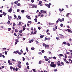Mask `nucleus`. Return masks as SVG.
Listing matches in <instances>:
<instances>
[{"label":"nucleus","instance_id":"nucleus-1","mask_svg":"<svg viewBox=\"0 0 72 72\" xmlns=\"http://www.w3.org/2000/svg\"><path fill=\"white\" fill-rule=\"evenodd\" d=\"M50 66L51 67H54V68H55L57 66L56 64H54V62H51Z\"/></svg>","mask_w":72,"mask_h":72},{"label":"nucleus","instance_id":"nucleus-2","mask_svg":"<svg viewBox=\"0 0 72 72\" xmlns=\"http://www.w3.org/2000/svg\"><path fill=\"white\" fill-rule=\"evenodd\" d=\"M40 12H41V13L45 14L46 13V11H44V10H40Z\"/></svg>","mask_w":72,"mask_h":72},{"label":"nucleus","instance_id":"nucleus-3","mask_svg":"<svg viewBox=\"0 0 72 72\" xmlns=\"http://www.w3.org/2000/svg\"><path fill=\"white\" fill-rule=\"evenodd\" d=\"M8 15V19L10 20H11V19H12V16H9V15Z\"/></svg>","mask_w":72,"mask_h":72},{"label":"nucleus","instance_id":"nucleus-4","mask_svg":"<svg viewBox=\"0 0 72 72\" xmlns=\"http://www.w3.org/2000/svg\"><path fill=\"white\" fill-rule=\"evenodd\" d=\"M65 31H66L68 32H70L71 31V30H70V29H67V30H65Z\"/></svg>","mask_w":72,"mask_h":72},{"label":"nucleus","instance_id":"nucleus-5","mask_svg":"<svg viewBox=\"0 0 72 72\" xmlns=\"http://www.w3.org/2000/svg\"><path fill=\"white\" fill-rule=\"evenodd\" d=\"M57 65L58 66H59L60 65V61H58L57 62Z\"/></svg>","mask_w":72,"mask_h":72},{"label":"nucleus","instance_id":"nucleus-6","mask_svg":"<svg viewBox=\"0 0 72 72\" xmlns=\"http://www.w3.org/2000/svg\"><path fill=\"white\" fill-rule=\"evenodd\" d=\"M45 48H49V45H46L45 46Z\"/></svg>","mask_w":72,"mask_h":72},{"label":"nucleus","instance_id":"nucleus-7","mask_svg":"<svg viewBox=\"0 0 72 72\" xmlns=\"http://www.w3.org/2000/svg\"><path fill=\"white\" fill-rule=\"evenodd\" d=\"M19 51H15L14 52V53H15V54H17V53H19Z\"/></svg>","mask_w":72,"mask_h":72},{"label":"nucleus","instance_id":"nucleus-8","mask_svg":"<svg viewBox=\"0 0 72 72\" xmlns=\"http://www.w3.org/2000/svg\"><path fill=\"white\" fill-rule=\"evenodd\" d=\"M37 5H35V4H33L32 5V8H36L37 7Z\"/></svg>","mask_w":72,"mask_h":72},{"label":"nucleus","instance_id":"nucleus-9","mask_svg":"<svg viewBox=\"0 0 72 72\" xmlns=\"http://www.w3.org/2000/svg\"><path fill=\"white\" fill-rule=\"evenodd\" d=\"M17 66L19 68H21L22 66L20 64H18L17 65Z\"/></svg>","mask_w":72,"mask_h":72},{"label":"nucleus","instance_id":"nucleus-10","mask_svg":"<svg viewBox=\"0 0 72 72\" xmlns=\"http://www.w3.org/2000/svg\"><path fill=\"white\" fill-rule=\"evenodd\" d=\"M45 5L46 6H48L49 8H50V6L49 5V4H46Z\"/></svg>","mask_w":72,"mask_h":72},{"label":"nucleus","instance_id":"nucleus-11","mask_svg":"<svg viewBox=\"0 0 72 72\" xmlns=\"http://www.w3.org/2000/svg\"><path fill=\"white\" fill-rule=\"evenodd\" d=\"M8 10L10 13H11L12 11V9L10 8L9 10Z\"/></svg>","mask_w":72,"mask_h":72},{"label":"nucleus","instance_id":"nucleus-12","mask_svg":"<svg viewBox=\"0 0 72 72\" xmlns=\"http://www.w3.org/2000/svg\"><path fill=\"white\" fill-rule=\"evenodd\" d=\"M58 20L59 21H60V22H63V20H62V19H60L59 18L58 19Z\"/></svg>","mask_w":72,"mask_h":72},{"label":"nucleus","instance_id":"nucleus-13","mask_svg":"<svg viewBox=\"0 0 72 72\" xmlns=\"http://www.w3.org/2000/svg\"><path fill=\"white\" fill-rule=\"evenodd\" d=\"M42 2L41 1H40L39 2V5H40V4H42Z\"/></svg>","mask_w":72,"mask_h":72},{"label":"nucleus","instance_id":"nucleus-14","mask_svg":"<svg viewBox=\"0 0 72 72\" xmlns=\"http://www.w3.org/2000/svg\"><path fill=\"white\" fill-rule=\"evenodd\" d=\"M22 28H23V31H24V30H25V29L26 28H25V27H24V26H23Z\"/></svg>","mask_w":72,"mask_h":72},{"label":"nucleus","instance_id":"nucleus-15","mask_svg":"<svg viewBox=\"0 0 72 72\" xmlns=\"http://www.w3.org/2000/svg\"><path fill=\"white\" fill-rule=\"evenodd\" d=\"M18 3V1H16L14 2L15 4H17Z\"/></svg>","mask_w":72,"mask_h":72},{"label":"nucleus","instance_id":"nucleus-16","mask_svg":"<svg viewBox=\"0 0 72 72\" xmlns=\"http://www.w3.org/2000/svg\"><path fill=\"white\" fill-rule=\"evenodd\" d=\"M3 14L5 16V15H6V13H5L4 12H3Z\"/></svg>","mask_w":72,"mask_h":72},{"label":"nucleus","instance_id":"nucleus-17","mask_svg":"<svg viewBox=\"0 0 72 72\" xmlns=\"http://www.w3.org/2000/svg\"><path fill=\"white\" fill-rule=\"evenodd\" d=\"M41 13H40V12H39V15H38V16H39H39H40V15H41Z\"/></svg>","mask_w":72,"mask_h":72},{"label":"nucleus","instance_id":"nucleus-18","mask_svg":"<svg viewBox=\"0 0 72 72\" xmlns=\"http://www.w3.org/2000/svg\"><path fill=\"white\" fill-rule=\"evenodd\" d=\"M13 24V26H14V27H15V23L14 22Z\"/></svg>","mask_w":72,"mask_h":72},{"label":"nucleus","instance_id":"nucleus-19","mask_svg":"<svg viewBox=\"0 0 72 72\" xmlns=\"http://www.w3.org/2000/svg\"><path fill=\"white\" fill-rule=\"evenodd\" d=\"M61 64H62V65H63V66H64V64L63 62H61Z\"/></svg>","mask_w":72,"mask_h":72},{"label":"nucleus","instance_id":"nucleus-20","mask_svg":"<svg viewBox=\"0 0 72 72\" xmlns=\"http://www.w3.org/2000/svg\"><path fill=\"white\" fill-rule=\"evenodd\" d=\"M15 31L16 32H18V30H17V29H15Z\"/></svg>","mask_w":72,"mask_h":72},{"label":"nucleus","instance_id":"nucleus-21","mask_svg":"<svg viewBox=\"0 0 72 72\" xmlns=\"http://www.w3.org/2000/svg\"><path fill=\"white\" fill-rule=\"evenodd\" d=\"M34 21L36 22H37V19L36 18L34 19Z\"/></svg>","mask_w":72,"mask_h":72},{"label":"nucleus","instance_id":"nucleus-22","mask_svg":"<svg viewBox=\"0 0 72 72\" xmlns=\"http://www.w3.org/2000/svg\"><path fill=\"white\" fill-rule=\"evenodd\" d=\"M28 22L29 23H30V24H31V23H32V22L31 21H28Z\"/></svg>","mask_w":72,"mask_h":72},{"label":"nucleus","instance_id":"nucleus-23","mask_svg":"<svg viewBox=\"0 0 72 72\" xmlns=\"http://www.w3.org/2000/svg\"><path fill=\"white\" fill-rule=\"evenodd\" d=\"M27 18L29 19H31V17L30 16H28V17Z\"/></svg>","mask_w":72,"mask_h":72},{"label":"nucleus","instance_id":"nucleus-24","mask_svg":"<svg viewBox=\"0 0 72 72\" xmlns=\"http://www.w3.org/2000/svg\"><path fill=\"white\" fill-rule=\"evenodd\" d=\"M70 13H68V14H67L66 15V17H68V15H69L70 14Z\"/></svg>","mask_w":72,"mask_h":72},{"label":"nucleus","instance_id":"nucleus-25","mask_svg":"<svg viewBox=\"0 0 72 72\" xmlns=\"http://www.w3.org/2000/svg\"><path fill=\"white\" fill-rule=\"evenodd\" d=\"M41 62H42L40 60L39 62V64H41Z\"/></svg>","mask_w":72,"mask_h":72},{"label":"nucleus","instance_id":"nucleus-26","mask_svg":"<svg viewBox=\"0 0 72 72\" xmlns=\"http://www.w3.org/2000/svg\"><path fill=\"white\" fill-rule=\"evenodd\" d=\"M21 12H22V13H24V10H22Z\"/></svg>","mask_w":72,"mask_h":72},{"label":"nucleus","instance_id":"nucleus-27","mask_svg":"<svg viewBox=\"0 0 72 72\" xmlns=\"http://www.w3.org/2000/svg\"><path fill=\"white\" fill-rule=\"evenodd\" d=\"M62 43L63 44H64V45H66V42H63Z\"/></svg>","mask_w":72,"mask_h":72},{"label":"nucleus","instance_id":"nucleus-28","mask_svg":"<svg viewBox=\"0 0 72 72\" xmlns=\"http://www.w3.org/2000/svg\"><path fill=\"white\" fill-rule=\"evenodd\" d=\"M17 5L19 6H21V4L19 3H17Z\"/></svg>","mask_w":72,"mask_h":72},{"label":"nucleus","instance_id":"nucleus-29","mask_svg":"<svg viewBox=\"0 0 72 72\" xmlns=\"http://www.w3.org/2000/svg\"><path fill=\"white\" fill-rule=\"evenodd\" d=\"M15 41L16 42H19V40H18V39H16V40H15Z\"/></svg>","mask_w":72,"mask_h":72},{"label":"nucleus","instance_id":"nucleus-30","mask_svg":"<svg viewBox=\"0 0 72 72\" xmlns=\"http://www.w3.org/2000/svg\"><path fill=\"white\" fill-rule=\"evenodd\" d=\"M26 49L27 51L28 52V48L27 47H26Z\"/></svg>","mask_w":72,"mask_h":72},{"label":"nucleus","instance_id":"nucleus-31","mask_svg":"<svg viewBox=\"0 0 72 72\" xmlns=\"http://www.w3.org/2000/svg\"><path fill=\"white\" fill-rule=\"evenodd\" d=\"M44 35H40V37L41 38H43V37H44Z\"/></svg>","mask_w":72,"mask_h":72},{"label":"nucleus","instance_id":"nucleus-32","mask_svg":"<svg viewBox=\"0 0 72 72\" xmlns=\"http://www.w3.org/2000/svg\"><path fill=\"white\" fill-rule=\"evenodd\" d=\"M67 45L68 46H70L71 45H70V44H69V43H67Z\"/></svg>","mask_w":72,"mask_h":72},{"label":"nucleus","instance_id":"nucleus-33","mask_svg":"<svg viewBox=\"0 0 72 72\" xmlns=\"http://www.w3.org/2000/svg\"><path fill=\"white\" fill-rule=\"evenodd\" d=\"M42 45H43V46H44L46 45V44H45V43H43L42 44Z\"/></svg>","mask_w":72,"mask_h":72},{"label":"nucleus","instance_id":"nucleus-34","mask_svg":"<svg viewBox=\"0 0 72 72\" xmlns=\"http://www.w3.org/2000/svg\"><path fill=\"white\" fill-rule=\"evenodd\" d=\"M63 60L64 62H67V60H66V59L63 58Z\"/></svg>","mask_w":72,"mask_h":72},{"label":"nucleus","instance_id":"nucleus-35","mask_svg":"<svg viewBox=\"0 0 72 72\" xmlns=\"http://www.w3.org/2000/svg\"><path fill=\"white\" fill-rule=\"evenodd\" d=\"M18 18L19 19H21V17L20 16H18Z\"/></svg>","mask_w":72,"mask_h":72},{"label":"nucleus","instance_id":"nucleus-36","mask_svg":"<svg viewBox=\"0 0 72 72\" xmlns=\"http://www.w3.org/2000/svg\"><path fill=\"white\" fill-rule=\"evenodd\" d=\"M19 55H21V54H22V53H21V52H19Z\"/></svg>","mask_w":72,"mask_h":72},{"label":"nucleus","instance_id":"nucleus-37","mask_svg":"<svg viewBox=\"0 0 72 72\" xmlns=\"http://www.w3.org/2000/svg\"><path fill=\"white\" fill-rule=\"evenodd\" d=\"M23 32L22 30H20L19 31V33H22V32Z\"/></svg>","mask_w":72,"mask_h":72},{"label":"nucleus","instance_id":"nucleus-38","mask_svg":"<svg viewBox=\"0 0 72 72\" xmlns=\"http://www.w3.org/2000/svg\"><path fill=\"white\" fill-rule=\"evenodd\" d=\"M37 32V31H35V32H33V34H36V33Z\"/></svg>","mask_w":72,"mask_h":72},{"label":"nucleus","instance_id":"nucleus-39","mask_svg":"<svg viewBox=\"0 0 72 72\" xmlns=\"http://www.w3.org/2000/svg\"><path fill=\"white\" fill-rule=\"evenodd\" d=\"M18 37H17V39H20L21 38V37H19V35H18Z\"/></svg>","mask_w":72,"mask_h":72},{"label":"nucleus","instance_id":"nucleus-40","mask_svg":"<svg viewBox=\"0 0 72 72\" xmlns=\"http://www.w3.org/2000/svg\"><path fill=\"white\" fill-rule=\"evenodd\" d=\"M33 71H34L33 72H36V70L35 69H33Z\"/></svg>","mask_w":72,"mask_h":72},{"label":"nucleus","instance_id":"nucleus-41","mask_svg":"<svg viewBox=\"0 0 72 72\" xmlns=\"http://www.w3.org/2000/svg\"><path fill=\"white\" fill-rule=\"evenodd\" d=\"M10 30H11V28H8V31H10Z\"/></svg>","mask_w":72,"mask_h":72},{"label":"nucleus","instance_id":"nucleus-42","mask_svg":"<svg viewBox=\"0 0 72 72\" xmlns=\"http://www.w3.org/2000/svg\"><path fill=\"white\" fill-rule=\"evenodd\" d=\"M56 39L57 40H59V37H56Z\"/></svg>","mask_w":72,"mask_h":72},{"label":"nucleus","instance_id":"nucleus-43","mask_svg":"<svg viewBox=\"0 0 72 72\" xmlns=\"http://www.w3.org/2000/svg\"><path fill=\"white\" fill-rule=\"evenodd\" d=\"M13 69L14 71H16V69H15V68H13Z\"/></svg>","mask_w":72,"mask_h":72},{"label":"nucleus","instance_id":"nucleus-44","mask_svg":"<svg viewBox=\"0 0 72 72\" xmlns=\"http://www.w3.org/2000/svg\"><path fill=\"white\" fill-rule=\"evenodd\" d=\"M48 53L50 54H51V52L50 51H48Z\"/></svg>","mask_w":72,"mask_h":72},{"label":"nucleus","instance_id":"nucleus-45","mask_svg":"<svg viewBox=\"0 0 72 72\" xmlns=\"http://www.w3.org/2000/svg\"><path fill=\"white\" fill-rule=\"evenodd\" d=\"M18 64H21V62L20 61H19L18 62Z\"/></svg>","mask_w":72,"mask_h":72},{"label":"nucleus","instance_id":"nucleus-46","mask_svg":"<svg viewBox=\"0 0 72 72\" xmlns=\"http://www.w3.org/2000/svg\"><path fill=\"white\" fill-rule=\"evenodd\" d=\"M59 55L60 56V57H63V54H60Z\"/></svg>","mask_w":72,"mask_h":72},{"label":"nucleus","instance_id":"nucleus-47","mask_svg":"<svg viewBox=\"0 0 72 72\" xmlns=\"http://www.w3.org/2000/svg\"><path fill=\"white\" fill-rule=\"evenodd\" d=\"M54 72H57L58 71V70L57 69H55L54 70Z\"/></svg>","mask_w":72,"mask_h":72},{"label":"nucleus","instance_id":"nucleus-48","mask_svg":"<svg viewBox=\"0 0 72 72\" xmlns=\"http://www.w3.org/2000/svg\"><path fill=\"white\" fill-rule=\"evenodd\" d=\"M45 60H46V61H48V60H49V59L46 58L45 59Z\"/></svg>","mask_w":72,"mask_h":72},{"label":"nucleus","instance_id":"nucleus-49","mask_svg":"<svg viewBox=\"0 0 72 72\" xmlns=\"http://www.w3.org/2000/svg\"><path fill=\"white\" fill-rule=\"evenodd\" d=\"M34 1H35V0H31V2H32V3H34Z\"/></svg>","mask_w":72,"mask_h":72},{"label":"nucleus","instance_id":"nucleus-50","mask_svg":"<svg viewBox=\"0 0 72 72\" xmlns=\"http://www.w3.org/2000/svg\"><path fill=\"white\" fill-rule=\"evenodd\" d=\"M10 69H13V67H12V66H10Z\"/></svg>","mask_w":72,"mask_h":72},{"label":"nucleus","instance_id":"nucleus-51","mask_svg":"<svg viewBox=\"0 0 72 72\" xmlns=\"http://www.w3.org/2000/svg\"><path fill=\"white\" fill-rule=\"evenodd\" d=\"M9 65H12V62L9 63L8 64Z\"/></svg>","mask_w":72,"mask_h":72},{"label":"nucleus","instance_id":"nucleus-52","mask_svg":"<svg viewBox=\"0 0 72 72\" xmlns=\"http://www.w3.org/2000/svg\"><path fill=\"white\" fill-rule=\"evenodd\" d=\"M8 24H10V21H8Z\"/></svg>","mask_w":72,"mask_h":72},{"label":"nucleus","instance_id":"nucleus-53","mask_svg":"<svg viewBox=\"0 0 72 72\" xmlns=\"http://www.w3.org/2000/svg\"><path fill=\"white\" fill-rule=\"evenodd\" d=\"M22 60L23 61H24V60H25V58L24 57L23 58Z\"/></svg>","mask_w":72,"mask_h":72},{"label":"nucleus","instance_id":"nucleus-54","mask_svg":"<svg viewBox=\"0 0 72 72\" xmlns=\"http://www.w3.org/2000/svg\"><path fill=\"white\" fill-rule=\"evenodd\" d=\"M44 52H45V51H44V50H42V53H44Z\"/></svg>","mask_w":72,"mask_h":72},{"label":"nucleus","instance_id":"nucleus-55","mask_svg":"<svg viewBox=\"0 0 72 72\" xmlns=\"http://www.w3.org/2000/svg\"><path fill=\"white\" fill-rule=\"evenodd\" d=\"M3 14H1L0 15V17H1H1H2V16H3Z\"/></svg>","mask_w":72,"mask_h":72},{"label":"nucleus","instance_id":"nucleus-56","mask_svg":"<svg viewBox=\"0 0 72 72\" xmlns=\"http://www.w3.org/2000/svg\"><path fill=\"white\" fill-rule=\"evenodd\" d=\"M47 40H50V38L49 37L48 38H47Z\"/></svg>","mask_w":72,"mask_h":72},{"label":"nucleus","instance_id":"nucleus-57","mask_svg":"<svg viewBox=\"0 0 72 72\" xmlns=\"http://www.w3.org/2000/svg\"><path fill=\"white\" fill-rule=\"evenodd\" d=\"M31 49L32 50H34V49H35V48H31Z\"/></svg>","mask_w":72,"mask_h":72},{"label":"nucleus","instance_id":"nucleus-58","mask_svg":"<svg viewBox=\"0 0 72 72\" xmlns=\"http://www.w3.org/2000/svg\"><path fill=\"white\" fill-rule=\"evenodd\" d=\"M49 25H52V24L51 22H49Z\"/></svg>","mask_w":72,"mask_h":72},{"label":"nucleus","instance_id":"nucleus-59","mask_svg":"<svg viewBox=\"0 0 72 72\" xmlns=\"http://www.w3.org/2000/svg\"><path fill=\"white\" fill-rule=\"evenodd\" d=\"M66 53H67V54H70V53H69V52H68V51H67L66 52Z\"/></svg>","mask_w":72,"mask_h":72},{"label":"nucleus","instance_id":"nucleus-60","mask_svg":"<svg viewBox=\"0 0 72 72\" xmlns=\"http://www.w3.org/2000/svg\"><path fill=\"white\" fill-rule=\"evenodd\" d=\"M38 29L39 30H41V28L40 27H38Z\"/></svg>","mask_w":72,"mask_h":72},{"label":"nucleus","instance_id":"nucleus-61","mask_svg":"<svg viewBox=\"0 0 72 72\" xmlns=\"http://www.w3.org/2000/svg\"><path fill=\"white\" fill-rule=\"evenodd\" d=\"M2 57V54L0 53V57Z\"/></svg>","mask_w":72,"mask_h":72},{"label":"nucleus","instance_id":"nucleus-62","mask_svg":"<svg viewBox=\"0 0 72 72\" xmlns=\"http://www.w3.org/2000/svg\"><path fill=\"white\" fill-rule=\"evenodd\" d=\"M53 58L54 59H56V57H53Z\"/></svg>","mask_w":72,"mask_h":72},{"label":"nucleus","instance_id":"nucleus-63","mask_svg":"<svg viewBox=\"0 0 72 72\" xmlns=\"http://www.w3.org/2000/svg\"><path fill=\"white\" fill-rule=\"evenodd\" d=\"M5 55H7V52L6 51H5Z\"/></svg>","mask_w":72,"mask_h":72},{"label":"nucleus","instance_id":"nucleus-64","mask_svg":"<svg viewBox=\"0 0 72 72\" xmlns=\"http://www.w3.org/2000/svg\"><path fill=\"white\" fill-rule=\"evenodd\" d=\"M21 53H23V50H21Z\"/></svg>","mask_w":72,"mask_h":72}]
</instances>
